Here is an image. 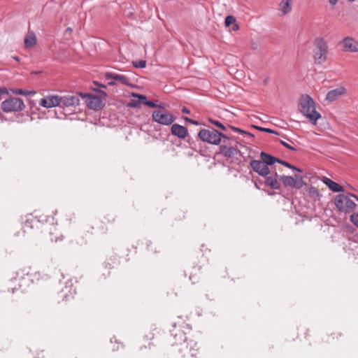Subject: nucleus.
<instances>
[{
	"mask_svg": "<svg viewBox=\"0 0 358 358\" xmlns=\"http://www.w3.org/2000/svg\"><path fill=\"white\" fill-rule=\"evenodd\" d=\"M300 111L314 124L321 117V115L315 110V104L313 99L308 96H302L299 101Z\"/></svg>",
	"mask_w": 358,
	"mask_h": 358,
	"instance_id": "obj_1",
	"label": "nucleus"
},
{
	"mask_svg": "<svg viewBox=\"0 0 358 358\" xmlns=\"http://www.w3.org/2000/svg\"><path fill=\"white\" fill-rule=\"evenodd\" d=\"M313 57L315 63L322 64L327 57L328 46L325 39L323 37H316L313 42Z\"/></svg>",
	"mask_w": 358,
	"mask_h": 358,
	"instance_id": "obj_2",
	"label": "nucleus"
},
{
	"mask_svg": "<svg viewBox=\"0 0 358 358\" xmlns=\"http://www.w3.org/2000/svg\"><path fill=\"white\" fill-rule=\"evenodd\" d=\"M198 137L201 141L215 145L220 143L221 138H228L225 134L214 129H201L198 133Z\"/></svg>",
	"mask_w": 358,
	"mask_h": 358,
	"instance_id": "obj_3",
	"label": "nucleus"
},
{
	"mask_svg": "<svg viewBox=\"0 0 358 358\" xmlns=\"http://www.w3.org/2000/svg\"><path fill=\"white\" fill-rule=\"evenodd\" d=\"M350 193L348 194H338L334 199L336 208L342 213H350L356 208V203L350 199Z\"/></svg>",
	"mask_w": 358,
	"mask_h": 358,
	"instance_id": "obj_4",
	"label": "nucleus"
},
{
	"mask_svg": "<svg viewBox=\"0 0 358 358\" xmlns=\"http://www.w3.org/2000/svg\"><path fill=\"white\" fill-rule=\"evenodd\" d=\"M25 106L23 101L17 97H10L1 103V110L5 113L21 111Z\"/></svg>",
	"mask_w": 358,
	"mask_h": 358,
	"instance_id": "obj_5",
	"label": "nucleus"
},
{
	"mask_svg": "<svg viewBox=\"0 0 358 358\" xmlns=\"http://www.w3.org/2000/svg\"><path fill=\"white\" fill-rule=\"evenodd\" d=\"M152 117L155 122L162 125H170L174 122L173 115L165 110H155Z\"/></svg>",
	"mask_w": 358,
	"mask_h": 358,
	"instance_id": "obj_6",
	"label": "nucleus"
},
{
	"mask_svg": "<svg viewBox=\"0 0 358 358\" xmlns=\"http://www.w3.org/2000/svg\"><path fill=\"white\" fill-rule=\"evenodd\" d=\"M80 95L81 96V98H87V106L90 109L94 110H101L104 104L103 103V101L101 99L97 96L92 95L90 94H85V93H81L80 92Z\"/></svg>",
	"mask_w": 358,
	"mask_h": 358,
	"instance_id": "obj_7",
	"label": "nucleus"
},
{
	"mask_svg": "<svg viewBox=\"0 0 358 358\" xmlns=\"http://www.w3.org/2000/svg\"><path fill=\"white\" fill-rule=\"evenodd\" d=\"M250 166L255 173L261 176H266L271 173L269 167H267L262 160H252L250 162Z\"/></svg>",
	"mask_w": 358,
	"mask_h": 358,
	"instance_id": "obj_8",
	"label": "nucleus"
},
{
	"mask_svg": "<svg viewBox=\"0 0 358 358\" xmlns=\"http://www.w3.org/2000/svg\"><path fill=\"white\" fill-rule=\"evenodd\" d=\"M80 93L61 96V106L64 107L76 106L80 104Z\"/></svg>",
	"mask_w": 358,
	"mask_h": 358,
	"instance_id": "obj_9",
	"label": "nucleus"
},
{
	"mask_svg": "<svg viewBox=\"0 0 358 358\" xmlns=\"http://www.w3.org/2000/svg\"><path fill=\"white\" fill-rule=\"evenodd\" d=\"M39 104L47 108L61 106V96L58 95L48 96L41 99Z\"/></svg>",
	"mask_w": 358,
	"mask_h": 358,
	"instance_id": "obj_10",
	"label": "nucleus"
},
{
	"mask_svg": "<svg viewBox=\"0 0 358 358\" xmlns=\"http://www.w3.org/2000/svg\"><path fill=\"white\" fill-rule=\"evenodd\" d=\"M279 176L276 172L271 171L269 175L263 176L265 178L264 184L273 189H279L280 188V184L278 180Z\"/></svg>",
	"mask_w": 358,
	"mask_h": 358,
	"instance_id": "obj_11",
	"label": "nucleus"
},
{
	"mask_svg": "<svg viewBox=\"0 0 358 358\" xmlns=\"http://www.w3.org/2000/svg\"><path fill=\"white\" fill-rule=\"evenodd\" d=\"M346 89L340 86L336 89L331 90L328 92L326 96V100L330 102L337 100L340 96L346 94Z\"/></svg>",
	"mask_w": 358,
	"mask_h": 358,
	"instance_id": "obj_12",
	"label": "nucleus"
},
{
	"mask_svg": "<svg viewBox=\"0 0 358 358\" xmlns=\"http://www.w3.org/2000/svg\"><path fill=\"white\" fill-rule=\"evenodd\" d=\"M171 134L179 138L185 139L188 135L187 129L178 124H173L171 128Z\"/></svg>",
	"mask_w": 358,
	"mask_h": 358,
	"instance_id": "obj_13",
	"label": "nucleus"
},
{
	"mask_svg": "<svg viewBox=\"0 0 358 358\" xmlns=\"http://www.w3.org/2000/svg\"><path fill=\"white\" fill-rule=\"evenodd\" d=\"M343 50L346 52H356L358 51L357 43L350 37H345L341 41Z\"/></svg>",
	"mask_w": 358,
	"mask_h": 358,
	"instance_id": "obj_14",
	"label": "nucleus"
},
{
	"mask_svg": "<svg viewBox=\"0 0 358 358\" xmlns=\"http://www.w3.org/2000/svg\"><path fill=\"white\" fill-rule=\"evenodd\" d=\"M171 335L173 338L172 345L182 344V342H185L187 339L184 331L176 329V326H174V329L171 331Z\"/></svg>",
	"mask_w": 358,
	"mask_h": 358,
	"instance_id": "obj_15",
	"label": "nucleus"
},
{
	"mask_svg": "<svg viewBox=\"0 0 358 358\" xmlns=\"http://www.w3.org/2000/svg\"><path fill=\"white\" fill-rule=\"evenodd\" d=\"M105 77L107 79L114 80L115 81H117L122 85H129V80L124 75L118 74V73H112V72H106L105 73Z\"/></svg>",
	"mask_w": 358,
	"mask_h": 358,
	"instance_id": "obj_16",
	"label": "nucleus"
},
{
	"mask_svg": "<svg viewBox=\"0 0 358 358\" xmlns=\"http://www.w3.org/2000/svg\"><path fill=\"white\" fill-rule=\"evenodd\" d=\"M24 47L26 49L33 48L37 43V38L33 31H28L24 39Z\"/></svg>",
	"mask_w": 358,
	"mask_h": 358,
	"instance_id": "obj_17",
	"label": "nucleus"
},
{
	"mask_svg": "<svg viewBox=\"0 0 358 358\" xmlns=\"http://www.w3.org/2000/svg\"><path fill=\"white\" fill-rule=\"evenodd\" d=\"M322 181L334 192H344V188L341 185L327 177H323Z\"/></svg>",
	"mask_w": 358,
	"mask_h": 358,
	"instance_id": "obj_18",
	"label": "nucleus"
},
{
	"mask_svg": "<svg viewBox=\"0 0 358 358\" xmlns=\"http://www.w3.org/2000/svg\"><path fill=\"white\" fill-rule=\"evenodd\" d=\"M292 0H282L279 3V10L281 15H285L291 13L292 10Z\"/></svg>",
	"mask_w": 358,
	"mask_h": 358,
	"instance_id": "obj_19",
	"label": "nucleus"
},
{
	"mask_svg": "<svg viewBox=\"0 0 358 358\" xmlns=\"http://www.w3.org/2000/svg\"><path fill=\"white\" fill-rule=\"evenodd\" d=\"M220 153L227 157H232L238 153L237 149L231 146L222 145L220 147Z\"/></svg>",
	"mask_w": 358,
	"mask_h": 358,
	"instance_id": "obj_20",
	"label": "nucleus"
},
{
	"mask_svg": "<svg viewBox=\"0 0 358 358\" xmlns=\"http://www.w3.org/2000/svg\"><path fill=\"white\" fill-rule=\"evenodd\" d=\"M261 160L266 164V166L273 165L275 162H278V158L275 157L269 154H267L264 152H262L260 153Z\"/></svg>",
	"mask_w": 358,
	"mask_h": 358,
	"instance_id": "obj_21",
	"label": "nucleus"
},
{
	"mask_svg": "<svg viewBox=\"0 0 358 358\" xmlns=\"http://www.w3.org/2000/svg\"><path fill=\"white\" fill-rule=\"evenodd\" d=\"M279 179L282 181L285 187H291L297 189L298 185L294 180V178L292 176L282 175L279 176Z\"/></svg>",
	"mask_w": 358,
	"mask_h": 358,
	"instance_id": "obj_22",
	"label": "nucleus"
},
{
	"mask_svg": "<svg viewBox=\"0 0 358 358\" xmlns=\"http://www.w3.org/2000/svg\"><path fill=\"white\" fill-rule=\"evenodd\" d=\"M133 96L136 97L139 99H145L143 104L151 108L162 107L161 105H157L154 101L148 100L145 95L133 94Z\"/></svg>",
	"mask_w": 358,
	"mask_h": 358,
	"instance_id": "obj_23",
	"label": "nucleus"
},
{
	"mask_svg": "<svg viewBox=\"0 0 358 358\" xmlns=\"http://www.w3.org/2000/svg\"><path fill=\"white\" fill-rule=\"evenodd\" d=\"M188 345H190L189 348V352L192 357H196L198 354L199 347L196 342H194L193 341H190L189 343H188L186 345V347L188 346Z\"/></svg>",
	"mask_w": 358,
	"mask_h": 358,
	"instance_id": "obj_24",
	"label": "nucleus"
},
{
	"mask_svg": "<svg viewBox=\"0 0 358 358\" xmlns=\"http://www.w3.org/2000/svg\"><path fill=\"white\" fill-rule=\"evenodd\" d=\"M226 27H229L231 24H234L233 30H237L238 26L236 24V19L231 15L227 16L224 20Z\"/></svg>",
	"mask_w": 358,
	"mask_h": 358,
	"instance_id": "obj_25",
	"label": "nucleus"
},
{
	"mask_svg": "<svg viewBox=\"0 0 358 358\" xmlns=\"http://www.w3.org/2000/svg\"><path fill=\"white\" fill-rule=\"evenodd\" d=\"M208 121L223 131L227 129L225 125L219 120H214L213 118H208Z\"/></svg>",
	"mask_w": 358,
	"mask_h": 358,
	"instance_id": "obj_26",
	"label": "nucleus"
},
{
	"mask_svg": "<svg viewBox=\"0 0 358 358\" xmlns=\"http://www.w3.org/2000/svg\"><path fill=\"white\" fill-rule=\"evenodd\" d=\"M293 178L294 180L296 182V185H298L297 189L301 188L305 185V182L303 180V177L301 176L295 174Z\"/></svg>",
	"mask_w": 358,
	"mask_h": 358,
	"instance_id": "obj_27",
	"label": "nucleus"
},
{
	"mask_svg": "<svg viewBox=\"0 0 358 358\" xmlns=\"http://www.w3.org/2000/svg\"><path fill=\"white\" fill-rule=\"evenodd\" d=\"M278 163L281 164L285 166L286 167H287V168H289L290 169L295 170V171H296L298 172H302L301 169H299V168L292 165L291 164L288 163L286 161H283L282 159H278Z\"/></svg>",
	"mask_w": 358,
	"mask_h": 358,
	"instance_id": "obj_28",
	"label": "nucleus"
},
{
	"mask_svg": "<svg viewBox=\"0 0 358 358\" xmlns=\"http://www.w3.org/2000/svg\"><path fill=\"white\" fill-rule=\"evenodd\" d=\"M144 101H145V99H138V100L131 99L127 106L131 108H138V107H140V103L143 104Z\"/></svg>",
	"mask_w": 358,
	"mask_h": 358,
	"instance_id": "obj_29",
	"label": "nucleus"
},
{
	"mask_svg": "<svg viewBox=\"0 0 358 358\" xmlns=\"http://www.w3.org/2000/svg\"><path fill=\"white\" fill-rule=\"evenodd\" d=\"M133 66L136 68H145L146 66V61L145 60H137L132 62Z\"/></svg>",
	"mask_w": 358,
	"mask_h": 358,
	"instance_id": "obj_30",
	"label": "nucleus"
},
{
	"mask_svg": "<svg viewBox=\"0 0 358 358\" xmlns=\"http://www.w3.org/2000/svg\"><path fill=\"white\" fill-rule=\"evenodd\" d=\"M228 126L234 132H236V133H238L241 134H247V135L252 136L250 133H248V132L241 129L240 128L235 127L234 126H230V125H228Z\"/></svg>",
	"mask_w": 358,
	"mask_h": 358,
	"instance_id": "obj_31",
	"label": "nucleus"
},
{
	"mask_svg": "<svg viewBox=\"0 0 358 358\" xmlns=\"http://www.w3.org/2000/svg\"><path fill=\"white\" fill-rule=\"evenodd\" d=\"M350 220L352 223L358 227V213L352 214L350 215Z\"/></svg>",
	"mask_w": 358,
	"mask_h": 358,
	"instance_id": "obj_32",
	"label": "nucleus"
},
{
	"mask_svg": "<svg viewBox=\"0 0 358 358\" xmlns=\"http://www.w3.org/2000/svg\"><path fill=\"white\" fill-rule=\"evenodd\" d=\"M255 128L259 131H263L266 133L278 134V133L277 131L272 130L271 129H268V128H264V127H255Z\"/></svg>",
	"mask_w": 358,
	"mask_h": 358,
	"instance_id": "obj_33",
	"label": "nucleus"
},
{
	"mask_svg": "<svg viewBox=\"0 0 358 358\" xmlns=\"http://www.w3.org/2000/svg\"><path fill=\"white\" fill-rule=\"evenodd\" d=\"M184 120H185V122H189V123H190L192 124L199 125L200 124L198 121L192 120V119H190V118H189L187 117H185Z\"/></svg>",
	"mask_w": 358,
	"mask_h": 358,
	"instance_id": "obj_34",
	"label": "nucleus"
},
{
	"mask_svg": "<svg viewBox=\"0 0 358 358\" xmlns=\"http://www.w3.org/2000/svg\"><path fill=\"white\" fill-rule=\"evenodd\" d=\"M280 143L289 150H296L295 148H294L293 146L290 145L289 144L287 143L286 142H285L283 141H280Z\"/></svg>",
	"mask_w": 358,
	"mask_h": 358,
	"instance_id": "obj_35",
	"label": "nucleus"
},
{
	"mask_svg": "<svg viewBox=\"0 0 358 358\" xmlns=\"http://www.w3.org/2000/svg\"><path fill=\"white\" fill-rule=\"evenodd\" d=\"M13 92L16 94H21V95H27V94H29V92H25V91H24L22 90H20V89L15 90Z\"/></svg>",
	"mask_w": 358,
	"mask_h": 358,
	"instance_id": "obj_36",
	"label": "nucleus"
},
{
	"mask_svg": "<svg viewBox=\"0 0 358 358\" xmlns=\"http://www.w3.org/2000/svg\"><path fill=\"white\" fill-rule=\"evenodd\" d=\"M181 110L183 113H185V114L190 113V110L187 107H183Z\"/></svg>",
	"mask_w": 358,
	"mask_h": 358,
	"instance_id": "obj_37",
	"label": "nucleus"
},
{
	"mask_svg": "<svg viewBox=\"0 0 358 358\" xmlns=\"http://www.w3.org/2000/svg\"><path fill=\"white\" fill-rule=\"evenodd\" d=\"M329 1V3L331 5V6H335L338 0H328Z\"/></svg>",
	"mask_w": 358,
	"mask_h": 358,
	"instance_id": "obj_38",
	"label": "nucleus"
},
{
	"mask_svg": "<svg viewBox=\"0 0 358 358\" xmlns=\"http://www.w3.org/2000/svg\"><path fill=\"white\" fill-rule=\"evenodd\" d=\"M262 183L263 182L261 180H259L258 182L255 181V186L256 187V188L259 189L260 187H259V184L262 185Z\"/></svg>",
	"mask_w": 358,
	"mask_h": 358,
	"instance_id": "obj_39",
	"label": "nucleus"
},
{
	"mask_svg": "<svg viewBox=\"0 0 358 358\" xmlns=\"http://www.w3.org/2000/svg\"><path fill=\"white\" fill-rule=\"evenodd\" d=\"M7 93V90L5 88H0V94Z\"/></svg>",
	"mask_w": 358,
	"mask_h": 358,
	"instance_id": "obj_40",
	"label": "nucleus"
},
{
	"mask_svg": "<svg viewBox=\"0 0 358 358\" xmlns=\"http://www.w3.org/2000/svg\"><path fill=\"white\" fill-rule=\"evenodd\" d=\"M117 83L114 80L108 82L109 85H115Z\"/></svg>",
	"mask_w": 358,
	"mask_h": 358,
	"instance_id": "obj_41",
	"label": "nucleus"
},
{
	"mask_svg": "<svg viewBox=\"0 0 358 358\" xmlns=\"http://www.w3.org/2000/svg\"><path fill=\"white\" fill-rule=\"evenodd\" d=\"M350 196L354 197L357 201H358V196H357L355 194L350 193Z\"/></svg>",
	"mask_w": 358,
	"mask_h": 358,
	"instance_id": "obj_42",
	"label": "nucleus"
},
{
	"mask_svg": "<svg viewBox=\"0 0 358 358\" xmlns=\"http://www.w3.org/2000/svg\"><path fill=\"white\" fill-rule=\"evenodd\" d=\"M13 58L17 62L20 61V58L17 56H13Z\"/></svg>",
	"mask_w": 358,
	"mask_h": 358,
	"instance_id": "obj_43",
	"label": "nucleus"
},
{
	"mask_svg": "<svg viewBox=\"0 0 358 358\" xmlns=\"http://www.w3.org/2000/svg\"><path fill=\"white\" fill-rule=\"evenodd\" d=\"M172 358H183V356L182 355H180V356H174V357H172Z\"/></svg>",
	"mask_w": 358,
	"mask_h": 358,
	"instance_id": "obj_44",
	"label": "nucleus"
},
{
	"mask_svg": "<svg viewBox=\"0 0 358 358\" xmlns=\"http://www.w3.org/2000/svg\"><path fill=\"white\" fill-rule=\"evenodd\" d=\"M71 31V28H69H69H67V29H66V32H67V31Z\"/></svg>",
	"mask_w": 358,
	"mask_h": 358,
	"instance_id": "obj_45",
	"label": "nucleus"
},
{
	"mask_svg": "<svg viewBox=\"0 0 358 358\" xmlns=\"http://www.w3.org/2000/svg\"><path fill=\"white\" fill-rule=\"evenodd\" d=\"M64 298L67 300L68 299V294L64 295Z\"/></svg>",
	"mask_w": 358,
	"mask_h": 358,
	"instance_id": "obj_46",
	"label": "nucleus"
},
{
	"mask_svg": "<svg viewBox=\"0 0 358 358\" xmlns=\"http://www.w3.org/2000/svg\"><path fill=\"white\" fill-rule=\"evenodd\" d=\"M99 86L102 87H105V86L102 85H99Z\"/></svg>",
	"mask_w": 358,
	"mask_h": 358,
	"instance_id": "obj_47",
	"label": "nucleus"
}]
</instances>
